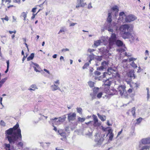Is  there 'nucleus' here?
Returning a JSON list of instances; mask_svg holds the SVG:
<instances>
[{"instance_id":"de8ad7c7","label":"nucleus","mask_w":150,"mask_h":150,"mask_svg":"<svg viewBox=\"0 0 150 150\" xmlns=\"http://www.w3.org/2000/svg\"><path fill=\"white\" fill-rule=\"evenodd\" d=\"M102 95V92H100L97 95V97L98 98H100L101 96Z\"/></svg>"},{"instance_id":"412c9836","label":"nucleus","mask_w":150,"mask_h":150,"mask_svg":"<svg viewBox=\"0 0 150 150\" xmlns=\"http://www.w3.org/2000/svg\"><path fill=\"white\" fill-rule=\"evenodd\" d=\"M97 115L101 121H104L105 120L106 117L105 116L101 115L99 113H98Z\"/></svg>"},{"instance_id":"e2e57ef3","label":"nucleus","mask_w":150,"mask_h":150,"mask_svg":"<svg viewBox=\"0 0 150 150\" xmlns=\"http://www.w3.org/2000/svg\"><path fill=\"white\" fill-rule=\"evenodd\" d=\"M132 88H130L127 90V92L129 93H131L132 91Z\"/></svg>"},{"instance_id":"c9c22d12","label":"nucleus","mask_w":150,"mask_h":150,"mask_svg":"<svg viewBox=\"0 0 150 150\" xmlns=\"http://www.w3.org/2000/svg\"><path fill=\"white\" fill-rule=\"evenodd\" d=\"M135 108L134 107H133L131 109V112L133 116H134L135 113Z\"/></svg>"},{"instance_id":"864d4df0","label":"nucleus","mask_w":150,"mask_h":150,"mask_svg":"<svg viewBox=\"0 0 150 150\" xmlns=\"http://www.w3.org/2000/svg\"><path fill=\"white\" fill-rule=\"evenodd\" d=\"M1 19L3 20H5L6 21H8V17L7 16H6V17L5 18H2Z\"/></svg>"},{"instance_id":"cd10ccee","label":"nucleus","mask_w":150,"mask_h":150,"mask_svg":"<svg viewBox=\"0 0 150 150\" xmlns=\"http://www.w3.org/2000/svg\"><path fill=\"white\" fill-rule=\"evenodd\" d=\"M101 42V40H97L95 41L94 43V45L95 46L97 47L100 45Z\"/></svg>"},{"instance_id":"20e7f679","label":"nucleus","mask_w":150,"mask_h":150,"mask_svg":"<svg viewBox=\"0 0 150 150\" xmlns=\"http://www.w3.org/2000/svg\"><path fill=\"white\" fill-rule=\"evenodd\" d=\"M126 86L125 85L119 86L117 88L118 93L122 98H127L128 94L125 89Z\"/></svg>"},{"instance_id":"7c9ffc66","label":"nucleus","mask_w":150,"mask_h":150,"mask_svg":"<svg viewBox=\"0 0 150 150\" xmlns=\"http://www.w3.org/2000/svg\"><path fill=\"white\" fill-rule=\"evenodd\" d=\"M77 112L79 113L80 114H82V109L80 108H76Z\"/></svg>"},{"instance_id":"423d86ee","label":"nucleus","mask_w":150,"mask_h":150,"mask_svg":"<svg viewBox=\"0 0 150 150\" xmlns=\"http://www.w3.org/2000/svg\"><path fill=\"white\" fill-rule=\"evenodd\" d=\"M92 117L94 121V123L93 124L94 127H96L100 126L101 125V123L100 122H98L97 116L94 115H92Z\"/></svg>"},{"instance_id":"a18cd8bd","label":"nucleus","mask_w":150,"mask_h":150,"mask_svg":"<svg viewBox=\"0 0 150 150\" xmlns=\"http://www.w3.org/2000/svg\"><path fill=\"white\" fill-rule=\"evenodd\" d=\"M102 127V129L104 131H107L108 129L110 128L109 127H108L106 128H105L103 126H101Z\"/></svg>"},{"instance_id":"49530a36","label":"nucleus","mask_w":150,"mask_h":150,"mask_svg":"<svg viewBox=\"0 0 150 150\" xmlns=\"http://www.w3.org/2000/svg\"><path fill=\"white\" fill-rule=\"evenodd\" d=\"M94 74L96 75L99 76L100 74L101 73L100 72L98 71H96L94 72Z\"/></svg>"},{"instance_id":"a19ab883","label":"nucleus","mask_w":150,"mask_h":150,"mask_svg":"<svg viewBox=\"0 0 150 150\" xmlns=\"http://www.w3.org/2000/svg\"><path fill=\"white\" fill-rule=\"evenodd\" d=\"M112 10L114 11H118V7L117 6H115L113 7L112 8Z\"/></svg>"},{"instance_id":"0e129e2a","label":"nucleus","mask_w":150,"mask_h":150,"mask_svg":"<svg viewBox=\"0 0 150 150\" xmlns=\"http://www.w3.org/2000/svg\"><path fill=\"white\" fill-rule=\"evenodd\" d=\"M95 50L94 49H89L88 50V51L91 53L93 52Z\"/></svg>"},{"instance_id":"c03bdc74","label":"nucleus","mask_w":150,"mask_h":150,"mask_svg":"<svg viewBox=\"0 0 150 150\" xmlns=\"http://www.w3.org/2000/svg\"><path fill=\"white\" fill-rule=\"evenodd\" d=\"M119 16L120 17L123 18L124 16H125V15L123 12H122L120 13Z\"/></svg>"},{"instance_id":"2f4dec72","label":"nucleus","mask_w":150,"mask_h":150,"mask_svg":"<svg viewBox=\"0 0 150 150\" xmlns=\"http://www.w3.org/2000/svg\"><path fill=\"white\" fill-rule=\"evenodd\" d=\"M66 30V29L64 27H62L61 28L58 34H59L61 33H63V32H64Z\"/></svg>"},{"instance_id":"4be33fe9","label":"nucleus","mask_w":150,"mask_h":150,"mask_svg":"<svg viewBox=\"0 0 150 150\" xmlns=\"http://www.w3.org/2000/svg\"><path fill=\"white\" fill-rule=\"evenodd\" d=\"M139 85L136 83H132L130 85V87L133 89L134 88H137Z\"/></svg>"},{"instance_id":"4d7b16f0","label":"nucleus","mask_w":150,"mask_h":150,"mask_svg":"<svg viewBox=\"0 0 150 150\" xmlns=\"http://www.w3.org/2000/svg\"><path fill=\"white\" fill-rule=\"evenodd\" d=\"M8 32L10 34H12L13 33H14V34H15L16 33V31L15 30H13V31H11L9 30V31H8Z\"/></svg>"},{"instance_id":"79ce46f5","label":"nucleus","mask_w":150,"mask_h":150,"mask_svg":"<svg viewBox=\"0 0 150 150\" xmlns=\"http://www.w3.org/2000/svg\"><path fill=\"white\" fill-rule=\"evenodd\" d=\"M109 129L107 130L108 131V133L107 134L106 136H107L109 134H110L111 133H112V130L111 129L109 128Z\"/></svg>"},{"instance_id":"c85d7f7f","label":"nucleus","mask_w":150,"mask_h":150,"mask_svg":"<svg viewBox=\"0 0 150 150\" xmlns=\"http://www.w3.org/2000/svg\"><path fill=\"white\" fill-rule=\"evenodd\" d=\"M34 53H31L30 54V55L27 58V60L29 61V60H32L34 58Z\"/></svg>"},{"instance_id":"680f3d73","label":"nucleus","mask_w":150,"mask_h":150,"mask_svg":"<svg viewBox=\"0 0 150 150\" xmlns=\"http://www.w3.org/2000/svg\"><path fill=\"white\" fill-rule=\"evenodd\" d=\"M13 1L14 2L20 3L21 2L20 0H13Z\"/></svg>"},{"instance_id":"9d476101","label":"nucleus","mask_w":150,"mask_h":150,"mask_svg":"<svg viewBox=\"0 0 150 150\" xmlns=\"http://www.w3.org/2000/svg\"><path fill=\"white\" fill-rule=\"evenodd\" d=\"M127 76L129 78H131V79H134L136 77L135 75L134 74V70H130L127 73Z\"/></svg>"},{"instance_id":"69168bd1","label":"nucleus","mask_w":150,"mask_h":150,"mask_svg":"<svg viewBox=\"0 0 150 150\" xmlns=\"http://www.w3.org/2000/svg\"><path fill=\"white\" fill-rule=\"evenodd\" d=\"M37 9L36 8H34L32 9V11L33 13H35L36 12V10Z\"/></svg>"},{"instance_id":"1a4fd4ad","label":"nucleus","mask_w":150,"mask_h":150,"mask_svg":"<svg viewBox=\"0 0 150 150\" xmlns=\"http://www.w3.org/2000/svg\"><path fill=\"white\" fill-rule=\"evenodd\" d=\"M105 136V134H103L102 135L101 137L99 139L97 140L96 139H95V141L96 142H97V143L96 144V146H99L102 143V142L104 140V138H103Z\"/></svg>"},{"instance_id":"2eb2a0df","label":"nucleus","mask_w":150,"mask_h":150,"mask_svg":"<svg viewBox=\"0 0 150 150\" xmlns=\"http://www.w3.org/2000/svg\"><path fill=\"white\" fill-rule=\"evenodd\" d=\"M141 142L142 144H150V138H146L143 139Z\"/></svg>"},{"instance_id":"f704fd0d","label":"nucleus","mask_w":150,"mask_h":150,"mask_svg":"<svg viewBox=\"0 0 150 150\" xmlns=\"http://www.w3.org/2000/svg\"><path fill=\"white\" fill-rule=\"evenodd\" d=\"M94 83L91 81H90L88 82V84L91 87H93L94 86Z\"/></svg>"},{"instance_id":"e433bc0d","label":"nucleus","mask_w":150,"mask_h":150,"mask_svg":"<svg viewBox=\"0 0 150 150\" xmlns=\"http://www.w3.org/2000/svg\"><path fill=\"white\" fill-rule=\"evenodd\" d=\"M99 88L98 87L94 88L93 89V92L94 93L96 94L98 92Z\"/></svg>"},{"instance_id":"0eeeda50","label":"nucleus","mask_w":150,"mask_h":150,"mask_svg":"<svg viewBox=\"0 0 150 150\" xmlns=\"http://www.w3.org/2000/svg\"><path fill=\"white\" fill-rule=\"evenodd\" d=\"M137 18L136 17L133 15H130L125 17V21L126 22L129 23L133 21Z\"/></svg>"},{"instance_id":"a211bd4d","label":"nucleus","mask_w":150,"mask_h":150,"mask_svg":"<svg viewBox=\"0 0 150 150\" xmlns=\"http://www.w3.org/2000/svg\"><path fill=\"white\" fill-rule=\"evenodd\" d=\"M59 134L63 137L61 138V139L62 141H66L67 134L65 132L59 133Z\"/></svg>"},{"instance_id":"a878e982","label":"nucleus","mask_w":150,"mask_h":150,"mask_svg":"<svg viewBox=\"0 0 150 150\" xmlns=\"http://www.w3.org/2000/svg\"><path fill=\"white\" fill-rule=\"evenodd\" d=\"M112 16L111 15V13H108V16L107 18V21L109 23H110L112 19Z\"/></svg>"},{"instance_id":"bf43d9fd","label":"nucleus","mask_w":150,"mask_h":150,"mask_svg":"<svg viewBox=\"0 0 150 150\" xmlns=\"http://www.w3.org/2000/svg\"><path fill=\"white\" fill-rule=\"evenodd\" d=\"M69 51V50L68 49L66 48V49H63L62 50V52H65L66 51Z\"/></svg>"},{"instance_id":"393cba45","label":"nucleus","mask_w":150,"mask_h":150,"mask_svg":"<svg viewBox=\"0 0 150 150\" xmlns=\"http://www.w3.org/2000/svg\"><path fill=\"white\" fill-rule=\"evenodd\" d=\"M111 83L112 82L111 81H110L109 79H108L105 81L104 84L105 85L110 86L111 85Z\"/></svg>"},{"instance_id":"09e8293b","label":"nucleus","mask_w":150,"mask_h":150,"mask_svg":"<svg viewBox=\"0 0 150 150\" xmlns=\"http://www.w3.org/2000/svg\"><path fill=\"white\" fill-rule=\"evenodd\" d=\"M107 29L110 32H111V33L113 32V30L109 27L107 28Z\"/></svg>"},{"instance_id":"bb28decb","label":"nucleus","mask_w":150,"mask_h":150,"mask_svg":"<svg viewBox=\"0 0 150 150\" xmlns=\"http://www.w3.org/2000/svg\"><path fill=\"white\" fill-rule=\"evenodd\" d=\"M35 65L36 66V67H34L33 68L34 69L35 71L36 72H39L40 71L39 70L40 69V67L39 66V65L37 64H35Z\"/></svg>"},{"instance_id":"473e14b6","label":"nucleus","mask_w":150,"mask_h":150,"mask_svg":"<svg viewBox=\"0 0 150 150\" xmlns=\"http://www.w3.org/2000/svg\"><path fill=\"white\" fill-rule=\"evenodd\" d=\"M6 63H7V69L5 72L6 73H7L8 70V69H9V61L8 60L6 61Z\"/></svg>"},{"instance_id":"f3484780","label":"nucleus","mask_w":150,"mask_h":150,"mask_svg":"<svg viewBox=\"0 0 150 150\" xmlns=\"http://www.w3.org/2000/svg\"><path fill=\"white\" fill-rule=\"evenodd\" d=\"M139 150H149L150 146L149 145H144L142 146L141 145L139 146Z\"/></svg>"},{"instance_id":"58836bf2","label":"nucleus","mask_w":150,"mask_h":150,"mask_svg":"<svg viewBox=\"0 0 150 150\" xmlns=\"http://www.w3.org/2000/svg\"><path fill=\"white\" fill-rule=\"evenodd\" d=\"M108 135H109V140L110 141H112L114 136L113 134L112 133H111Z\"/></svg>"},{"instance_id":"6e6d98bb","label":"nucleus","mask_w":150,"mask_h":150,"mask_svg":"<svg viewBox=\"0 0 150 150\" xmlns=\"http://www.w3.org/2000/svg\"><path fill=\"white\" fill-rule=\"evenodd\" d=\"M92 8V6H91V3H90L88 5V9H91Z\"/></svg>"},{"instance_id":"ddd939ff","label":"nucleus","mask_w":150,"mask_h":150,"mask_svg":"<svg viewBox=\"0 0 150 150\" xmlns=\"http://www.w3.org/2000/svg\"><path fill=\"white\" fill-rule=\"evenodd\" d=\"M3 146L6 150H12V148L13 149V146H12V147H11V146L10 144L4 143L3 144Z\"/></svg>"},{"instance_id":"dca6fc26","label":"nucleus","mask_w":150,"mask_h":150,"mask_svg":"<svg viewBox=\"0 0 150 150\" xmlns=\"http://www.w3.org/2000/svg\"><path fill=\"white\" fill-rule=\"evenodd\" d=\"M75 118V113H74L72 114L70 113L68 114V119L69 121L73 120Z\"/></svg>"},{"instance_id":"72a5a7b5","label":"nucleus","mask_w":150,"mask_h":150,"mask_svg":"<svg viewBox=\"0 0 150 150\" xmlns=\"http://www.w3.org/2000/svg\"><path fill=\"white\" fill-rule=\"evenodd\" d=\"M85 120V118H81L80 117H79L78 118V121L80 122H84Z\"/></svg>"},{"instance_id":"4468645a","label":"nucleus","mask_w":150,"mask_h":150,"mask_svg":"<svg viewBox=\"0 0 150 150\" xmlns=\"http://www.w3.org/2000/svg\"><path fill=\"white\" fill-rule=\"evenodd\" d=\"M94 57V54H92L91 55H90L89 56V58L90 59L89 60V62H87L86 63L83 67V69H84L86 68L89 65V63H91V62L92 60V59Z\"/></svg>"},{"instance_id":"f03ea898","label":"nucleus","mask_w":150,"mask_h":150,"mask_svg":"<svg viewBox=\"0 0 150 150\" xmlns=\"http://www.w3.org/2000/svg\"><path fill=\"white\" fill-rule=\"evenodd\" d=\"M129 28L128 25L125 24L122 25L120 28V30L122 32L121 35L124 39L129 38L133 40L134 38L129 32Z\"/></svg>"},{"instance_id":"052dcab7","label":"nucleus","mask_w":150,"mask_h":150,"mask_svg":"<svg viewBox=\"0 0 150 150\" xmlns=\"http://www.w3.org/2000/svg\"><path fill=\"white\" fill-rule=\"evenodd\" d=\"M125 55L126 56H127L128 57H130L131 56V54L129 53H127L126 52H125Z\"/></svg>"},{"instance_id":"f8f14e48","label":"nucleus","mask_w":150,"mask_h":150,"mask_svg":"<svg viewBox=\"0 0 150 150\" xmlns=\"http://www.w3.org/2000/svg\"><path fill=\"white\" fill-rule=\"evenodd\" d=\"M136 59V58L133 57H131L129 59V62H132L130 63L131 66L134 68H136L137 67V64L134 63V61Z\"/></svg>"},{"instance_id":"603ef678","label":"nucleus","mask_w":150,"mask_h":150,"mask_svg":"<svg viewBox=\"0 0 150 150\" xmlns=\"http://www.w3.org/2000/svg\"><path fill=\"white\" fill-rule=\"evenodd\" d=\"M109 75L108 73V72H104L103 73V77L104 78L106 76H108Z\"/></svg>"},{"instance_id":"5701e85b","label":"nucleus","mask_w":150,"mask_h":150,"mask_svg":"<svg viewBox=\"0 0 150 150\" xmlns=\"http://www.w3.org/2000/svg\"><path fill=\"white\" fill-rule=\"evenodd\" d=\"M19 125L18 123L17 122L16 124L13 126V128H12L13 131L17 132V130L18 129H20L19 128Z\"/></svg>"},{"instance_id":"ea45409f","label":"nucleus","mask_w":150,"mask_h":150,"mask_svg":"<svg viewBox=\"0 0 150 150\" xmlns=\"http://www.w3.org/2000/svg\"><path fill=\"white\" fill-rule=\"evenodd\" d=\"M85 134L86 135H87L89 137H91L92 135V132L89 131L88 132H86Z\"/></svg>"},{"instance_id":"37998d69","label":"nucleus","mask_w":150,"mask_h":150,"mask_svg":"<svg viewBox=\"0 0 150 150\" xmlns=\"http://www.w3.org/2000/svg\"><path fill=\"white\" fill-rule=\"evenodd\" d=\"M60 84L59 80H57L56 81H54V84L56 85V86H58Z\"/></svg>"},{"instance_id":"5fc2aeb1","label":"nucleus","mask_w":150,"mask_h":150,"mask_svg":"<svg viewBox=\"0 0 150 150\" xmlns=\"http://www.w3.org/2000/svg\"><path fill=\"white\" fill-rule=\"evenodd\" d=\"M40 11V10H39L37 12V13L36 14H35L34 13L33 14V16L31 17V18L32 19H33L34 18H35V15L37 14V13L39 12V11Z\"/></svg>"},{"instance_id":"f257e3e1","label":"nucleus","mask_w":150,"mask_h":150,"mask_svg":"<svg viewBox=\"0 0 150 150\" xmlns=\"http://www.w3.org/2000/svg\"><path fill=\"white\" fill-rule=\"evenodd\" d=\"M6 134V139L11 144H14L18 140L21 141L22 140L21 131L20 129H18L17 132L13 131L12 129L10 128L5 131Z\"/></svg>"},{"instance_id":"6e6552de","label":"nucleus","mask_w":150,"mask_h":150,"mask_svg":"<svg viewBox=\"0 0 150 150\" xmlns=\"http://www.w3.org/2000/svg\"><path fill=\"white\" fill-rule=\"evenodd\" d=\"M86 4V3H84L83 0H77L76 8L83 7L85 6Z\"/></svg>"},{"instance_id":"aec40b11","label":"nucleus","mask_w":150,"mask_h":150,"mask_svg":"<svg viewBox=\"0 0 150 150\" xmlns=\"http://www.w3.org/2000/svg\"><path fill=\"white\" fill-rule=\"evenodd\" d=\"M51 86L52 88V91H55L57 90H60L58 86H56L55 84H54V85H52Z\"/></svg>"},{"instance_id":"338daca9","label":"nucleus","mask_w":150,"mask_h":150,"mask_svg":"<svg viewBox=\"0 0 150 150\" xmlns=\"http://www.w3.org/2000/svg\"><path fill=\"white\" fill-rule=\"evenodd\" d=\"M101 77H95V79L96 80H98V81L100 80H101Z\"/></svg>"},{"instance_id":"9b49d317","label":"nucleus","mask_w":150,"mask_h":150,"mask_svg":"<svg viewBox=\"0 0 150 150\" xmlns=\"http://www.w3.org/2000/svg\"><path fill=\"white\" fill-rule=\"evenodd\" d=\"M107 71L109 75H110L111 74H112V77H113L114 76H115V75L114 76L113 74H117L116 71L110 67L108 68L107 69Z\"/></svg>"},{"instance_id":"39448f33","label":"nucleus","mask_w":150,"mask_h":150,"mask_svg":"<svg viewBox=\"0 0 150 150\" xmlns=\"http://www.w3.org/2000/svg\"><path fill=\"white\" fill-rule=\"evenodd\" d=\"M66 118V117L64 115L62 118L59 117L58 119V118L55 117L54 118L51 119L50 120L53 123L57 125L60 124L64 122Z\"/></svg>"},{"instance_id":"3c124183","label":"nucleus","mask_w":150,"mask_h":150,"mask_svg":"<svg viewBox=\"0 0 150 150\" xmlns=\"http://www.w3.org/2000/svg\"><path fill=\"white\" fill-rule=\"evenodd\" d=\"M132 79H131V78H129L127 76V78L125 79V81H129L130 82H132Z\"/></svg>"},{"instance_id":"8fccbe9b","label":"nucleus","mask_w":150,"mask_h":150,"mask_svg":"<svg viewBox=\"0 0 150 150\" xmlns=\"http://www.w3.org/2000/svg\"><path fill=\"white\" fill-rule=\"evenodd\" d=\"M103 67L102 66H101L98 67L97 69V70H103Z\"/></svg>"},{"instance_id":"b1692460","label":"nucleus","mask_w":150,"mask_h":150,"mask_svg":"<svg viewBox=\"0 0 150 150\" xmlns=\"http://www.w3.org/2000/svg\"><path fill=\"white\" fill-rule=\"evenodd\" d=\"M31 88H30L28 90L30 91H34L35 89H38L36 85L35 84H32L31 86Z\"/></svg>"},{"instance_id":"7ed1b4c3","label":"nucleus","mask_w":150,"mask_h":150,"mask_svg":"<svg viewBox=\"0 0 150 150\" xmlns=\"http://www.w3.org/2000/svg\"><path fill=\"white\" fill-rule=\"evenodd\" d=\"M117 38L116 34L114 33H112L111 37L109 39V43L110 46H112L116 43V45L118 46H123L124 48L120 49V52H122L126 51V48L125 45H123V42L120 40H116Z\"/></svg>"},{"instance_id":"774afa93","label":"nucleus","mask_w":150,"mask_h":150,"mask_svg":"<svg viewBox=\"0 0 150 150\" xmlns=\"http://www.w3.org/2000/svg\"><path fill=\"white\" fill-rule=\"evenodd\" d=\"M145 53L146 55H147V56L149 55V51L148 50H146Z\"/></svg>"},{"instance_id":"4c0bfd02","label":"nucleus","mask_w":150,"mask_h":150,"mask_svg":"<svg viewBox=\"0 0 150 150\" xmlns=\"http://www.w3.org/2000/svg\"><path fill=\"white\" fill-rule=\"evenodd\" d=\"M90 95L92 98V100H93L96 98V94L94 93H91L90 94Z\"/></svg>"},{"instance_id":"6ab92c4d","label":"nucleus","mask_w":150,"mask_h":150,"mask_svg":"<svg viewBox=\"0 0 150 150\" xmlns=\"http://www.w3.org/2000/svg\"><path fill=\"white\" fill-rule=\"evenodd\" d=\"M109 63L108 61H104L101 63V65L103 67L104 69L106 68L108 66Z\"/></svg>"},{"instance_id":"13d9d810","label":"nucleus","mask_w":150,"mask_h":150,"mask_svg":"<svg viewBox=\"0 0 150 150\" xmlns=\"http://www.w3.org/2000/svg\"><path fill=\"white\" fill-rule=\"evenodd\" d=\"M18 146H21V147H22L23 146V143H22L21 142H19L18 143Z\"/></svg>"},{"instance_id":"c756f323","label":"nucleus","mask_w":150,"mask_h":150,"mask_svg":"<svg viewBox=\"0 0 150 150\" xmlns=\"http://www.w3.org/2000/svg\"><path fill=\"white\" fill-rule=\"evenodd\" d=\"M27 13H26L25 12H23L21 13V16L23 17L24 20H26V18L27 17Z\"/></svg>"}]
</instances>
